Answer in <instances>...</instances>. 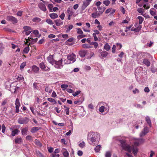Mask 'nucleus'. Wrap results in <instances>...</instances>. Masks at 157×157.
Here are the masks:
<instances>
[{"mask_svg":"<svg viewBox=\"0 0 157 157\" xmlns=\"http://www.w3.org/2000/svg\"><path fill=\"white\" fill-rule=\"evenodd\" d=\"M86 71H90L91 69V67L90 66L85 65L84 67Z\"/></svg>","mask_w":157,"mask_h":157,"instance_id":"nucleus-50","label":"nucleus"},{"mask_svg":"<svg viewBox=\"0 0 157 157\" xmlns=\"http://www.w3.org/2000/svg\"><path fill=\"white\" fill-rule=\"evenodd\" d=\"M78 146L81 148H83L85 146V143L83 141H80L79 142Z\"/></svg>","mask_w":157,"mask_h":157,"instance_id":"nucleus-26","label":"nucleus"},{"mask_svg":"<svg viewBox=\"0 0 157 157\" xmlns=\"http://www.w3.org/2000/svg\"><path fill=\"white\" fill-rule=\"evenodd\" d=\"M129 21V19L128 18H126L125 20L123 21L122 23L124 24L128 23Z\"/></svg>","mask_w":157,"mask_h":157,"instance_id":"nucleus-47","label":"nucleus"},{"mask_svg":"<svg viewBox=\"0 0 157 157\" xmlns=\"http://www.w3.org/2000/svg\"><path fill=\"white\" fill-rule=\"evenodd\" d=\"M145 119L147 123L150 127H151V124L150 117L148 116H147L145 118Z\"/></svg>","mask_w":157,"mask_h":157,"instance_id":"nucleus-27","label":"nucleus"},{"mask_svg":"<svg viewBox=\"0 0 157 157\" xmlns=\"http://www.w3.org/2000/svg\"><path fill=\"white\" fill-rule=\"evenodd\" d=\"M132 140L134 143V145L131 146L130 145L126 143L125 140H119L121 143L120 146L123 149L130 152L132 151L134 155H136L138 151V149L137 146L140 144L143 143L144 142V140L143 139H136L133 138Z\"/></svg>","mask_w":157,"mask_h":157,"instance_id":"nucleus-1","label":"nucleus"},{"mask_svg":"<svg viewBox=\"0 0 157 157\" xmlns=\"http://www.w3.org/2000/svg\"><path fill=\"white\" fill-rule=\"evenodd\" d=\"M63 154L64 157H67L68 153L65 149L63 148L62 150Z\"/></svg>","mask_w":157,"mask_h":157,"instance_id":"nucleus-28","label":"nucleus"},{"mask_svg":"<svg viewBox=\"0 0 157 157\" xmlns=\"http://www.w3.org/2000/svg\"><path fill=\"white\" fill-rule=\"evenodd\" d=\"M137 12L140 13L142 15L144 16L143 13L144 12V10L141 8H139L137 9Z\"/></svg>","mask_w":157,"mask_h":157,"instance_id":"nucleus-34","label":"nucleus"},{"mask_svg":"<svg viewBox=\"0 0 157 157\" xmlns=\"http://www.w3.org/2000/svg\"><path fill=\"white\" fill-rule=\"evenodd\" d=\"M77 33L79 34H82L83 33V32L80 28H77Z\"/></svg>","mask_w":157,"mask_h":157,"instance_id":"nucleus-56","label":"nucleus"},{"mask_svg":"<svg viewBox=\"0 0 157 157\" xmlns=\"http://www.w3.org/2000/svg\"><path fill=\"white\" fill-rule=\"evenodd\" d=\"M150 12L151 15L152 16H154L156 14V11H154L150 10Z\"/></svg>","mask_w":157,"mask_h":157,"instance_id":"nucleus-60","label":"nucleus"},{"mask_svg":"<svg viewBox=\"0 0 157 157\" xmlns=\"http://www.w3.org/2000/svg\"><path fill=\"white\" fill-rule=\"evenodd\" d=\"M150 56V55L146 52L141 53L139 54L137 56V60L139 61V59L140 58H144L143 63L147 67L150 66V63L149 60L145 58L148 57Z\"/></svg>","mask_w":157,"mask_h":157,"instance_id":"nucleus-3","label":"nucleus"},{"mask_svg":"<svg viewBox=\"0 0 157 157\" xmlns=\"http://www.w3.org/2000/svg\"><path fill=\"white\" fill-rule=\"evenodd\" d=\"M56 25L58 26H60L63 24V22L60 19H57L55 21Z\"/></svg>","mask_w":157,"mask_h":157,"instance_id":"nucleus-20","label":"nucleus"},{"mask_svg":"<svg viewBox=\"0 0 157 157\" xmlns=\"http://www.w3.org/2000/svg\"><path fill=\"white\" fill-rule=\"evenodd\" d=\"M101 148V146L100 145L97 146L94 148V150L96 152H97L99 151Z\"/></svg>","mask_w":157,"mask_h":157,"instance_id":"nucleus-38","label":"nucleus"},{"mask_svg":"<svg viewBox=\"0 0 157 157\" xmlns=\"http://www.w3.org/2000/svg\"><path fill=\"white\" fill-rule=\"evenodd\" d=\"M49 16L52 19H55L58 17L57 14L56 13H51L50 14Z\"/></svg>","mask_w":157,"mask_h":157,"instance_id":"nucleus-29","label":"nucleus"},{"mask_svg":"<svg viewBox=\"0 0 157 157\" xmlns=\"http://www.w3.org/2000/svg\"><path fill=\"white\" fill-rule=\"evenodd\" d=\"M47 60L48 62L51 64L52 65L53 63L55 60L53 59V55H50L48 58Z\"/></svg>","mask_w":157,"mask_h":157,"instance_id":"nucleus-16","label":"nucleus"},{"mask_svg":"<svg viewBox=\"0 0 157 157\" xmlns=\"http://www.w3.org/2000/svg\"><path fill=\"white\" fill-rule=\"evenodd\" d=\"M104 48L106 51H108L110 50V47L108 43H106L104 46Z\"/></svg>","mask_w":157,"mask_h":157,"instance_id":"nucleus-30","label":"nucleus"},{"mask_svg":"<svg viewBox=\"0 0 157 157\" xmlns=\"http://www.w3.org/2000/svg\"><path fill=\"white\" fill-rule=\"evenodd\" d=\"M82 46L83 48H88L90 47V46L88 44H82Z\"/></svg>","mask_w":157,"mask_h":157,"instance_id":"nucleus-57","label":"nucleus"},{"mask_svg":"<svg viewBox=\"0 0 157 157\" xmlns=\"http://www.w3.org/2000/svg\"><path fill=\"white\" fill-rule=\"evenodd\" d=\"M81 92V91L78 90L76 92H74V91L72 89H69V93H72V94L74 97H75L76 96L78 95Z\"/></svg>","mask_w":157,"mask_h":157,"instance_id":"nucleus-14","label":"nucleus"},{"mask_svg":"<svg viewBox=\"0 0 157 157\" xmlns=\"http://www.w3.org/2000/svg\"><path fill=\"white\" fill-rule=\"evenodd\" d=\"M70 121V120H69ZM73 129V124L72 122L70 121V125H69V135L72 133Z\"/></svg>","mask_w":157,"mask_h":157,"instance_id":"nucleus-24","label":"nucleus"},{"mask_svg":"<svg viewBox=\"0 0 157 157\" xmlns=\"http://www.w3.org/2000/svg\"><path fill=\"white\" fill-rule=\"evenodd\" d=\"M117 48L116 45H113L112 48V52L113 53H115L116 52V49Z\"/></svg>","mask_w":157,"mask_h":157,"instance_id":"nucleus-52","label":"nucleus"},{"mask_svg":"<svg viewBox=\"0 0 157 157\" xmlns=\"http://www.w3.org/2000/svg\"><path fill=\"white\" fill-rule=\"evenodd\" d=\"M94 54L93 52H91L90 53V56H88L87 59H90L92 57L94 56Z\"/></svg>","mask_w":157,"mask_h":157,"instance_id":"nucleus-61","label":"nucleus"},{"mask_svg":"<svg viewBox=\"0 0 157 157\" xmlns=\"http://www.w3.org/2000/svg\"><path fill=\"white\" fill-rule=\"evenodd\" d=\"M48 37L49 38L52 39L55 38L56 36L55 35L52 34L49 35Z\"/></svg>","mask_w":157,"mask_h":157,"instance_id":"nucleus-63","label":"nucleus"},{"mask_svg":"<svg viewBox=\"0 0 157 157\" xmlns=\"http://www.w3.org/2000/svg\"><path fill=\"white\" fill-rule=\"evenodd\" d=\"M149 132V129L147 127H145L140 134V137H142L145 136L147 133Z\"/></svg>","mask_w":157,"mask_h":157,"instance_id":"nucleus-12","label":"nucleus"},{"mask_svg":"<svg viewBox=\"0 0 157 157\" xmlns=\"http://www.w3.org/2000/svg\"><path fill=\"white\" fill-rule=\"evenodd\" d=\"M92 0H85L83 1V4L82 6V9L84 10L86 7L88 6L90 4Z\"/></svg>","mask_w":157,"mask_h":157,"instance_id":"nucleus-8","label":"nucleus"},{"mask_svg":"<svg viewBox=\"0 0 157 157\" xmlns=\"http://www.w3.org/2000/svg\"><path fill=\"white\" fill-rule=\"evenodd\" d=\"M133 94H139L140 92L139 90L137 88H135L132 90Z\"/></svg>","mask_w":157,"mask_h":157,"instance_id":"nucleus-48","label":"nucleus"},{"mask_svg":"<svg viewBox=\"0 0 157 157\" xmlns=\"http://www.w3.org/2000/svg\"><path fill=\"white\" fill-rule=\"evenodd\" d=\"M32 20L33 22H37L40 21H41V19L38 17H35L33 18Z\"/></svg>","mask_w":157,"mask_h":157,"instance_id":"nucleus-33","label":"nucleus"},{"mask_svg":"<svg viewBox=\"0 0 157 157\" xmlns=\"http://www.w3.org/2000/svg\"><path fill=\"white\" fill-rule=\"evenodd\" d=\"M29 50V46L25 47L24 49L23 52L25 53H27Z\"/></svg>","mask_w":157,"mask_h":157,"instance_id":"nucleus-43","label":"nucleus"},{"mask_svg":"<svg viewBox=\"0 0 157 157\" xmlns=\"http://www.w3.org/2000/svg\"><path fill=\"white\" fill-rule=\"evenodd\" d=\"M102 14H101L100 12H96L95 13H94L92 14V17L94 18H97L101 15Z\"/></svg>","mask_w":157,"mask_h":157,"instance_id":"nucleus-21","label":"nucleus"},{"mask_svg":"<svg viewBox=\"0 0 157 157\" xmlns=\"http://www.w3.org/2000/svg\"><path fill=\"white\" fill-rule=\"evenodd\" d=\"M141 26L140 25H139L137 27L135 28L133 30L132 29L131 30L132 31H133L136 32H138L141 29Z\"/></svg>","mask_w":157,"mask_h":157,"instance_id":"nucleus-35","label":"nucleus"},{"mask_svg":"<svg viewBox=\"0 0 157 157\" xmlns=\"http://www.w3.org/2000/svg\"><path fill=\"white\" fill-rule=\"evenodd\" d=\"M23 142V139L21 137L18 136L14 140V143L16 144H21Z\"/></svg>","mask_w":157,"mask_h":157,"instance_id":"nucleus-15","label":"nucleus"},{"mask_svg":"<svg viewBox=\"0 0 157 157\" xmlns=\"http://www.w3.org/2000/svg\"><path fill=\"white\" fill-rule=\"evenodd\" d=\"M17 79L18 81L22 80L24 79V78L23 76L21 75H19L18 76Z\"/></svg>","mask_w":157,"mask_h":157,"instance_id":"nucleus-55","label":"nucleus"},{"mask_svg":"<svg viewBox=\"0 0 157 157\" xmlns=\"http://www.w3.org/2000/svg\"><path fill=\"white\" fill-rule=\"evenodd\" d=\"M29 122V119L27 117L20 118L18 120V123L20 124H26Z\"/></svg>","mask_w":157,"mask_h":157,"instance_id":"nucleus-9","label":"nucleus"},{"mask_svg":"<svg viewBox=\"0 0 157 157\" xmlns=\"http://www.w3.org/2000/svg\"><path fill=\"white\" fill-rule=\"evenodd\" d=\"M111 152L109 151H107L105 154V157H111Z\"/></svg>","mask_w":157,"mask_h":157,"instance_id":"nucleus-53","label":"nucleus"},{"mask_svg":"<svg viewBox=\"0 0 157 157\" xmlns=\"http://www.w3.org/2000/svg\"><path fill=\"white\" fill-rule=\"evenodd\" d=\"M143 7L146 9H148L150 8V5L148 3L145 4L144 5Z\"/></svg>","mask_w":157,"mask_h":157,"instance_id":"nucleus-54","label":"nucleus"},{"mask_svg":"<svg viewBox=\"0 0 157 157\" xmlns=\"http://www.w3.org/2000/svg\"><path fill=\"white\" fill-rule=\"evenodd\" d=\"M76 60V56L73 53L69 55V63H72L75 62Z\"/></svg>","mask_w":157,"mask_h":157,"instance_id":"nucleus-10","label":"nucleus"},{"mask_svg":"<svg viewBox=\"0 0 157 157\" xmlns=\"http://www.w3.org/2000/svg\"><path fill=\"white\" fill-rule=\"evenodd\" d=\"M99 135L97 132H90L88 134L87 140L89 143L93 145H94V143L95 142L97 138L98 137Z\"/></svg>","mask_w":157,"mask_h":157,"instance_id":"nucleus-2","label":"nucleus"},{"mask_svg":"<svg viewBox=\"0 0 157 157\" xmlns=\"http://www.w3.org/2000/svg\"><path fill=\"white\" fill-rule=\"evenodd\" d=\"M47 100L49 101L52 102L53 105L56 104L57 103L56 101L54 99L49 98L47 99Z\"/></svg>","mask_w":157,"mask_h":157,"instance_id":"nucleus-31","label":"nucleus"},{"mask_svg":"<svg viewBox=\"0 0 157 157\" xmlns=\"http://www.w3.org/2000/svg\"><path fill=\"white\" fill-rule=\"evenodd\" d=\"M98 10L99 11V12L101 13V14H102L105 10V8L104 7H101L99 6L98 7Z\"/></svg>","mask_w":157,"mask_h":157,"instance_id":"nucleus-32","label":"nucleus"},{"mask_svg":"<svg viewBox=\"0 0 157 157\" xmlns=\"http://www.w3.org/2000/svg\"><path fill=\"white\" fill-rule=\"evenodd\" d=\"M2 132L3 133H4L5 132V130H6V126H5V125L4 124H3L2 125Z\"/></svg>","mask_w":157,"mask_h":157,"instance_id":"nucleus-59","label":"nucleus"},{"mask_svg":"<svg viewBox=\"0 0 157 157\" xmlns=\"http://www.w3.org/2000/svg\"><path fill=\"white\" fill-rule=\"evenodd\" d=\"M6 19L9 21H11L13 24L17 23L18 21L16 18L12 16H7L6 18Z\"/></svg>","mask_w":157,"mask_h":157,"instance_id":"nucleus-7","label":"nucleus"},{"mask_svg":"<svg viewBox=\"0 0 157 157\" xmlns=\"http://www.w3.org/2000/svg\"><path fill=\"white\" fill-rule=\"evenodd\" d=\"M103 3L106 6H107L110 3V2L109 0H105L103 1Z\"/></svg>","mask_w":157,"mask_h":157,"instance_id":"nucleus-45","label":"nucleus"},{"mask_svg":"<svg viewBox=\"0 0 157 157\" xmlns=\"http://www.w3.org/2000/svg\"><path fill=\"white\" fill-rule=\"evenodd\" d=\"M38 7L41 10L45 11L46 10V8L44 4L42 2L39 3L38 5Z\"/></svg>","mask_w":157,"mask_h":157,"instance_id":"nucleus-18","label":"nucleus"},{"mask_svg":"<svg viewBox=\"0 0 157 157\" xmlns=\"http://www.w3.org/2000/svg\"><path fill=\"white\" fill-rule=\"evenodd\" d=\"M92 35L94 38V40L95 41H97L98 40V38L96 36V35L93 33Z\"/></svg>","mask_w":157,"mask_h":157,"instance_id":"nucleus-64","label":"nucleus"},{"mask_svg":"<svg viewBox=\"0 0 157 157\" xmlns=\"http://www.w3.org/2000/svg\"><path fill=\"white\" fill-rule=\"evenodd\" d=\"M88 108L89 109H94V106L92 104H90L88 105Z\"/></svg>","mask_w":157,"mask_h":157,"instance_id":"nucleus-62","label":"nucleus"},{"mask_svg":"<svg viewBox=\"0 0 157 157\" xmlns=\"http://www.w3.org/2000/svg\"><path fill=\"white\" fill-rule=\"evenodd\" d=\"M61 87L63 90H65L68 87V86L66 84H63L61 85Z\"/></svg>","mask_w":157,"mask_h":157,"instance_id":"nucleus-49","label":"nucleus"},{"mask_svg":"<svg viewBox=\"0 0 157 157\" xmlns=\"http://www.w3.org/2000/svg\"><path fill=\"white\" fill-rule=\"evenodd\" d=\"M39 66L44 71H49L50 70V68L47 66L43 62L40 63Z\"/></svg>","mask_w":157,"mask_h":157,"instance_id":"nucleus-5","label":"nucleus"},{"mask_svg":"<svg viewBox=\"0 0 157 157\" xmlns=\"http://www.w3.org/2000/svg\"><path fill=\"white\" fill-rule=\"evenodd\" d=\"M46 22L48 24L52 25L54 24L53 22L50 19H47L46 20Z\"/></svg>","mask_w":157,"mask_h":157,"instance_id":"nucleus-44","label":"nucleus"},{"mask_svg":"<svg viewBox=\"0 0 157 157\" xmlns=\"http://www.w3.org/2000/svg\"><path fill=\"white\" fill-rule=\"evenodd\" d=\"M23 29L25 31H30V30H31V27L28 26H25L23 27Z\"/></svg>","mask_w":157,"mask_h":157,"instance_id":"nucleus-41","label":"nucleus"},{"mask_svg":"<svg viewBox=\"0 0 157 157\" xmlns=\"http://www.w3.org/2000/svg\"><path fill=\"white\" fill-rule=\"evenodd\" d=\"M39 129V128L38 127H34L31 128V132L32 133H34L37 131Z\"/></svg>","mask_w":157,"mask_h":157,"instance_id":"nucleus-36","label":"nucleus"},{"mask_svg":"<svg viewBox=\"0 0 157 157\" xmlns=\"http://www.w3.org/2000/svg\"><path fill=\"white\" fill-rule=\"evenodd\" d=\"M87 51L86 50H82L80 51L79 52V56L82 57H83L86 55Z\"/></svg>","mask_w":157,"mask_h":157,"instance_id":"nucleus-19","label":"nucleus"},{"mask_svg":"<svg viewBox=\"0 0 157 157\" xmlns=\"http://www.w3.org/2000/svg\"><path fill=\"white\" fill-rule=\"evenodd\" d=\"M28 130V129L27 127L22 128L21 131L22 134L23 135H27Z\"/></svg>","mask_w":157,"mask_h":157,"instance_id":"nucleus-22","label":"nucleus"},{"mask_svg":"<svg viewBox=\"0 0 157 157\" xmlns=\"http://www.w3.org/2000/svg\"><path fill=\"white\" fill-rule=\"evenodd\" d=\"M45 91L48 92V93H51L52 91V90L51 89H50V88L48 86H46L45 89Z\"/></svg>","mask_w":157,"mask_h":157,"instance_id":"nucleus-40","label":"nucleus"},{"mask_svg":"<svg viewBox=\"0 0 157 157\" xmlns=\"http://www.w3.org/2000/svg\"><path fill=\"white\" fill-rule=\"evenodd\" d=\"M26 65V62H24L23 63H22L21 66L20 68L21 69H23L24 67Z\"/></svg>","mask_w":157,"mask_h":157,"instance_id":"nucleus-51","label":"nucleus"},{"mask_svg":"<svg viewBox=\"0 0 157 157\" xmlns=\"http://www.w3.org/2000/svg\"><path fill=\"white\" fill-rule=\"evenodd\" d=\"M26 139L28 140H32V137L30 135H28L26 137Z\"/></svg>","mask_w":157,"mask_h":157,"instance_id":"nucleus-58","label":"nucleus"},{"mask_svg":"<svg viewBox=\"0 0 157 157\" xmlns=\"http://www.w3.org/2000/svg\"><path fill=\"white\" fill-rule=\"evenodd\" d=\"M116 45L117 46V49L118 50H120L121 49V48H122V45L120 43H117L116 44Z\"/></svg>","mask_w":157,"mask_h":157,"instance_id":"nucleus-42","label":"nucleus"},{"mask_svg":"<svg viewBox=\"0 0 157 157\" xmlns=\"http://www.w3.org/2000/svg\"><path fill=\"white\" fill-rule=\"evenodd\" d=\"M99 108V110L101 113L105 112L107 113L109 111V106L108 104L103 102H99L98 104Z\"/></svg>","mask_w":157,"mask_h":157,"instance_id":"nucleus-4","label":"nucleus"},{"mask_svg":"<svg viewBox=\"0 0 157 157\" xmlns=\"http://www.w3.org/2000/svg\"><path fill=\"white\" fill-rule=\"evenodd\" d=\"M90 44V45H92L94 46L95 48L96 49L98 46V44L96 42H92Z\"/></svg>","mask_w":157,"mask_h":157,"instance_id":"nucleus-39","label":"nucleus"},{"mask_svg":"<svg viewBox=\"0 0 157 157\" xmlns=\"http://www.w3.org/2000/svg\"><path fill=\"white\" fill-rule=\"evenodd\" d=\"M142 70V68L140 67H138L136 69L135 73L136 78H139L140 74L141 73Z\"/></svg>","mask_w":157,"mask_h":157,"instance_id":"nucleus-11","label":"nucleus"},{"mask_svg":"<svg viewBox=\"0 0 157 157\" xmlns=\"http://www.w3.org/2000/svg\"><path fill=\"white\" fill-rule=\"evenodd\" d=\"M108 54V52L105 51H103L101 52V55L103 58L106 57Z\"/></svg>","mask_w":157,"mask_h":157,"instance_id":"nucleus-25","label":"nucleus"},{"mask_svg":"<svg viewBox=\"0 0 157 157\" xmlns=\"http://www.w3.org/2000/svg\"><path fill=\"white\" fill-rule=\"evenodd\" d=\"M84 100L83 97H81L78 100L75 101L74 102V104L76 105H78L82 104Z\"/></svg>","mask_w":157,"mask_h":157,"instance_id":"nucleus-13","label":"nucleus"},{"mask_svg":"<svg viewBox=\"0 0 157 157\" xmlns=\"http://www.w3.org/2000/svg\"><path fill=\"white\" fill-rule=\"evenodd\" d=\"M10 130H12L11 135L14 136L15 135L18 134V133L19 132V131L18 129H15L13 130V129L11 127L10 128Z\"/></svg>","mask_w":157,"mask_h":157,"instance_id":"nucleus-17","label":"nucleus"},{"mask_svg":"<svg viewBox=\"0 0 157 157\" xmlns=\"http://www.w3.org/2000/svg\"><path fill=\"white\" fill-rule=\"evenodd\" d=\"M137 18L139 20V25H140L141 24H142L143 22V21L144 20V18L143 17L141 16H139Z\"/></svg>","mask_w":157,"mask_h":157,"instance_id":"nucleus-37","label":"nucleus"},{"mask_svg":"<svg viewBox=\"0 0 157 157\" xmlns=\"http://www.w3.org/2000/svg\"><path fill=\"white\" fill-rule=\"evenodd\" d=\"M15 105L16 106H20V104L19 101V100L18 98H17L16 100Z\"/></svg>","mask_w":157,"mask_h":157,"instance_id":"nucleus-46","label":"nucleus"},{"mask_svg":"<svg viewBox=\"0 0 157 157\" xmlns=\"http://www.w3.org/2000/svg\"><path fill=\"white\" fill-rule=\"evenodd\" d=\"M39 70V68L36 65H34L32 67V71L35 73H37Z\"/></svg>","mask_w":157,"mask_h":157,"instance_id":"nucleus-23","label":"nucleus"},{"mask_svg":"<svg viewBox=\"0 0 157 157\" xmlns=\"http://www.w3.org/2000/svg\"><path fill=\"white\" fill-rule=\"evenodd\" d=\"M52 65L54 66L56 68H60L63 67L62 61L61 60L58 61L55 60Z\"/></svg>","mask_w":157,"mask_h":157,"instance_id":"nucleus-6","label":"nucleus"}]
</instances>
